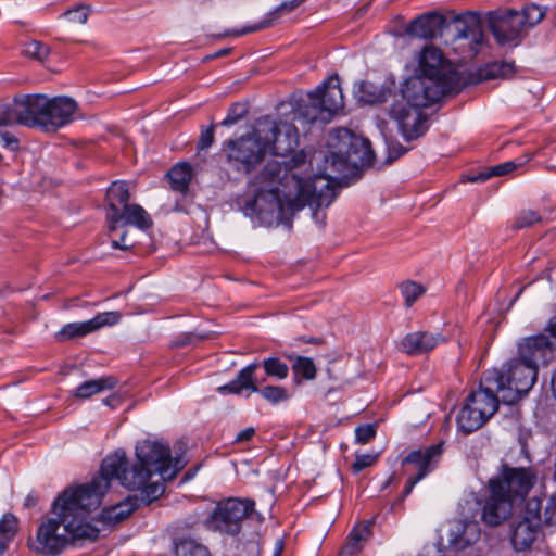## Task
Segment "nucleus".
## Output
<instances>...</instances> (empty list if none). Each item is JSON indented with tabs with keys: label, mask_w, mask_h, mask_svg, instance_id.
Instances as JSON below:
<instances>
[{
	"label": "nucleus",
	"mask_w": 556,
	"mask_h": 556,
	"mask_svg": "<svg viewBox=\"0 0 556 556\" xmlns=\"http://www.w3.org/2000/svg\"><path fill=\"white\" fill-rule=\"evenodd\" d=\"M305 154L299 152L285 163L283 174L278 161H268L262 170L263 181H279L276 189L260 190L254 197L245 198L241 204L243 214L257 218L263 225L280 224L288 215L311 207H327L319 204V188L312 186L313 177L300 175V167L305 164Z\"/></svg>",
	"instance_id": "f257e3e1"
},
{
	"label": "nucleus",
	"mask_w": 556,
	"mask_h": 556,
	"mask_svg": "<svg viewBox=\"0 0 556 556\" xmlns=\"http://www.w3.org/2000/svg\"><path fill=\"white\" fill-rule=\"evenodd\" d=\"M88 502L81 485L65 489L54 500V516L42 520L36 534L43 555L56 556L70 546H83L99 538L100 529L89 520V514L98 507Z\"/></svg>",
	"instance_id": "f03ea898"
},
{
	"label": "nucleus",
	"mask_w": 556,
	"mask_h": 556,
	"mask_svg": "<svg viewBox=\"0 0 556 556\" xmlns=\"http://www.w3.org/2000/svg\"><path fill=\"white\" fill-rule=\"evenodd\" d=\"M342 147L337 152L329 155L319 153L309 160V166L313 160L323 165L318 166L314 173L312 186L319 188V204H331L336 198V186L340 181L354 175L358 169L368 167L372 164L375 154L370 141L366 138L355 136L344 129Z\"/></svg>",
	"instance_id": "7ed1b4c3"
},
{
	"label": "nucleus",
	"mask_w": 556,
	"mask_h": 556,
	"mask_svg": "<svg viewBox=\"0 0 556 556\" xmlns=\"http://www.w3.org/2000/svg\"><path fill=\"white\" fill-rule=\"evenodd\" d=\"M152 475L150 467L140 465L138 460L130 465L125 452L116 451L102 460L99 476L94 477L91 482L81 485L87 492L89 501L87 505L100 506L101 498L109 490L112 479L118 480L126 489L140 490V502L143 505H149L165 491L163 483H148Z\"/></svg>",
	"instance_id": "20e7f679"
},
{
	"label": "nucleus",
	"mask_w": 556,
	"mask_h": 556,
	"mask_svg": "<svg viewBox=\"0 0 556 556\" xmlns=\"http://www.w3.org/2000/svg\"><path fill=\"white\" fill-rule=\"evenodd\" d=\"M553 354L552 343L544 334L523 339L518 346V357L510 359L502 376V402L514 404L527 394L538 378L539 366L548 363Z\"/></svg>",
	"instance_id": "39448f33"
},
{
	"label": "nucleus",
	"mask_w": 556,
	"mask_h": 556,
	"mask_svg": "<svg viewBox=\"0 0 556 556\" xmlns=\"http://www.w3.org/2000/svg\"><path fill=\"white\" fill-rule=\"evenodd\" d=\"M535 482L531 468L510 467L503 464L495 477L489 480L490 496L485 500L481 519L490 527L502 525L513 513L516 501H522Z\"/></svg>",
	"instance_id": "423d86ee"
},
{
	"label": "nucleus",
	"mask_w": 556,
	"mask_h": 556,
	"mask_svg": "<svg viewBox=\"0 0 556 556\" xmlns=\"http://www.w3.org/2000/svg\"><path fill=\"white\" fill-rule=\"evenodd\" d=\"M76 102L68 97L48 98L43 94L26 96L16 100V109L9 122L39 127L45 131H56L73 121Z\"/></svg>",
	"instance_id": "0eeeda50"
},
{
	"label": "nucleus",
	"mask_w": 556,
	"mask_h": 556,
	"mask_svg": "<svg viewBox=\"0 0 556 556\" xmlns=\"http://www.w3.org/2000/svg\"><path fill=\"white\" fill-rule=\"evenodd\" d=\"M255 502L250 498L230 497L217 503L212 514L205 519L206 529L235 536L239 534L242 528V521L249 516H256L262 520V516L254 510Z\"/></svg>",
	"instance_id": "6e6552de"
},
{
	"label": "nucleus",
	"mask_w": 556,
	"mask_h": 556,
	"mask_svg": "<svg viewBox=\"0 0 556 556\" xmlns=\"http://www.w3.org/2000/svg\"><path fill=\"white\" fill-rule=\"evenodd\" d=\"M260 125V134H262L263 142H266V152L269 151L276 156H281L287 159L289 161L293 154L289 157V154L294 152L295 148L299 144V134L296 127L288 122H271V121H264L258 124ZM303 152L306 154L303 150L298 151ZM296 152L294 153V155ZM307 157V155H305ZM286 160H283L281 163L278 162L282 168L281 174H283L285 169V163ZM307 159H305V164L302 165L299 169L300 175L307 177L309 174H306L304 172V168L306 167ZM314 173L311 174L313 176Z\"/></svg>",
	"instance_id": "1a4fd4ad"
},
{
	"label": "nucleus",
	"mask_w": 556,
	"mask_h": 556,
	"mask_svg": "<svg viewBox=\"0 0 556 556\" xmlns=\"http://www.w3.org/2000/svg\"><path fill=\"white\" fill-rule=\"evenodd\" d=\"M456 92L458 90L442 81L414 73L402 84L400 100L407 102L410 106L424 109L439 102L444 96Z\"/></svg>",
	"instance_id": "9d476101"
},
{
	"label": "nucleus",
	"mask_w": 556,
	"mask_h": 556,
	"mask_svg": "<svg viewBox=\"0 0 556 556\" xmlns=\"http://www.w3.org/2000/svg\"><path fill=\"white\" fill-rule=\"evenodd\" d=\"M415 74L427 76L459 90L460 78L453 64L443 55L439 48L432 45L424 47L418 54V65Z\"/></svg>",
	"instance_id": "9b49d317"
},
{
	"label": "nucleus",
	"mask_w": 556,
	"mask_h": 556,
	"mask_svg": "<svg viewBox=\"0 0 556 556\" xmlns=\"http://www.w3.org/2000/svg\"><path fill=\"white\" fill-rule=\"evenodd\" d=\"M136 457L140 465L150 467L153 473H159L163 480L173 479L180 469V460L173 459L167 445L157 441L144 440L136 446Z\"/></svg>",
	"instance_id": "f8f14e48"
},
{
	"label": "nucleus",
	"mask_w": 556,
	"mask_h": 556,
	"mask_svg": "<svg viewBox=\"0 0 556 556\" xmlns=\"http://www.w3.org/2000/svg\"><path fill=\"white\" fill-rule=\"evenodd\" d=\"M502 376L497 369H491L483 374L477 391L467 397V404L489 420L497 410L502 401Z\"/></svg>",
	"instance_id": "ddd939ff"
},
{
	"label": "nucleus",
	"mask_w": 556,
	"mask_h": 556,
	"mask_svg": "<svg viewBox=\"0 0 556 556\" xmlns=\"http://www.w3.org/2000/svg\"><path fill=\"white\" fill-rule=\"evenodd\" d=\"M260 126L251 134L227 142L228 159L237 164L239 170L250 172L266 153Z\"/></svg>",
	"instance_id": "4468645a"
},
{
	"label": "nucleus",
	"mask_w": 556,
	"mask_h": 556,
	"mask_svg": "<svg viewBox=\"0 0 556 556\" xmlns=\"http://www.w3.org/2000/svg\"><path fill=\"white\" fill-rule=\"evenodd\" d=\"M478 501L473 495L459 502L462 518L456 520L450 529V543L463 549L478 541L480 538L479 522L473 518L478 510Z\"/></svg>",
	"instance_id": "2eb2a0df"
},
{
	"label": "nucleus",
	"mask_w": 556,
	"mask_h": 556,
	"mask_svg": "<svg viewBox=\"0 0 556 556\" xmlns=\"http://www.w3.org/2000/svg\"><path fill=\"white\" fill-rule=\"evenodd\" d=\"M540 501L531 498L527 502L522 517L511 525L510 541L517 552L528 549L536 540L541 529Z\"/></svg>",
	"instance_id": "dca6fc26"
},
{
	"label": "nucleus",
	"mask_w": 556,
	"mask_h": 556,
	"mask_svg": "<svg viewBox=\"0 0 556 556\" xmlns=\"http://www.w3.org/2000/svg\"><path fill=\"white\" fill-rule=\"evenodd\" d=\"M389 115L397 123L400 132L407 141L424 136L428 129L427 115L421 109L410 106L402 100L394 99L389 109Z\"/></svg>",
	"instance_id": "f3484780"
},
{
	"label": "nucleus",
	"mask_w": 556,
	"mask_h": 556,
	"mask_svg": "<svg viewBox=\"0 0 556 556\" xmlns=\"http://www.w3.org/2000/svg\"><path fill=\"white\" fill-rule=\"evenodd\" d=\"M489 27L501 46L517 45L527 33L516 10L496 11L489 14Z\"/></svg>",
	"instance_id": "a211bd4d"
},
{
	"label": "nucleus",
	"mask_w": 556,
	"mask_h": 556,
	"mask_svg": "<svg viewBox=\"0 0 556 556\" xmlns=\"http://www.w3.org/2000/svg\"><path fill=\"white\" fill-rule=\"evenodd\" d=\"M441 452V445H431L425 450L413 451L403 459L402 464L415 466L417 473L408 478L400 502L408 496L414 486L432 470V465L440 457Z\"/></svg>",
	"instance_id": "6ab92c4d"
},
{
	"label": "nucleus",
	"mask_w": 556,
	"mask_h": 556,
	"mask_svg": "<svg viewBox=\"0 0 556 556\" xmlns=\"http://www.w3.org/2000/svg\"><path fill=\"white\" fill-rule=\"evenodd\" d=\"M121 320L118 312H104L97 314L93 318L81 323H70L65 325L58 333L61 340H67L75 337H83L105 326L116 325Z\"/></svg>",
	"instance_id": "aec40b11"
},
{
	"label": "nucleus",
	"mask_w": 556,
	"mask_h": 556,
	"mask_svg": "<svg viewBox=\"0 0 556 556\" xmlns=\"http://www.w3.org/2000/svg\"><path fill=\"white\" fill-rule=\"evenodd\" d=\"M445 26L446 18L443 14L429 12L410 21L405 27V33L413 37L432 39L441 36Z\"/></svg>",
	"instance_id": "412c9836"
},
{
	"label": "nucleus",
	"mask_w": 556,
	"mask_h": 556,
	"mask_svg": "<svg viewBox=\"0 0 556 556\" xmlns=\"http://www.w3.org/2000/svg\"><path fill=\"white\" fill-rule=\"evenodd\" d=\"M444 341L440 333L429 331H414L407 333L400 342L399 349L403 353L416 356L432 351Z\"/></svg>",
	"instance_id": "4be33fe9"
},
{
	"label": "nucleus",
	"mask_w": 556,
	"mask_h": 556,
	"mask_svg": "<svg viewBox=\"0 0 556 556\" xmlns=\"http://www.w3.org/2000/svg\"><path fill=\"white\" fill-rule=\"evenodd\" d=\"M130 200L129 185L127 181H113L106 191L108 211L106 220L109 229L115 230L117 223H119V208L128 205Z\"/></svg>",
	"instance_id": "5701e85b"
},
{
	"label": "nucleus",
	"mask_w": 556,
	"mask_h": 556,
	"mask_svg": "<svg viewBox=\"0 0 556 556\" xmlns=\"http://www.w3.org/2000/svg\"><path fill=\"white\" fill-rule=\"evenodd\" d=\"M456 39H467L471 49L477 50L483 42V31L478 14L468 12L454 20Z\"/></svg>",
	"instance_id": "b1692460"
},
{
	"label": "nucleus",
	"mask_w": 556,
	"mask_h": 556,
	"mask_svg": "<svg viewBox=\"0 0 556 556\" xmlns=\"http://www.w3.org/2000/svg\"><path fill=\"white\" fill-rule=\"evenodd\" d=\"M354 92L359 102L370 105L382 104L390 98L396 97L394 81L376 85L371 81L363 80Z\"/></svg>",
	"instance_id": "393cba45"
},
{
	"label": "nucleus",
	"mask_w": 556,
	"mask_h": 556,
	"mask_svg": "<svg viewBox=\"0 0 556 556\" xmlns=\"http://www.w3.org/2000/svg\"><path fill=\"white\" fill-rule=\"evenodd\" d=\"M320 90L308 92L307 102L301 104L296 112V119L305 124L321 123L327 124L332 118L327 112L324 104L319 101L318 94Z\"/></svg>",
	"instance_id": "a878e982"
},
{
	"label": "nucleus",
	"mask_w": 556,
	"mask_h": 556,
	"mask_svg": "<svg viewBox=\"0 0 556 556\" xmlns=\"http://www.w3.org/2000/svg\"><path fill=\"white\" fill-rule=\"evenodd\" d=\"M316 90H320L318 94L319 101L324 104L331 118L343 109V93L339 84V76L336 74L324 81Z\"/></svg>",
	"instance_id": "bb28decb"
},
{
	"label": "nucleus",
	"mask_w": 556,
	"mask_h": 556,
	"mask_svg": "<svg viewBox=\"0 0 556 556\" xmlns=\"http://www.w3.org/2000/svg\"><path fill=\"white\" fill-rule=\"evenodd\" d=\"M258 365L256 363H252L244 368H242L237 377L230 381L229 383L222 386L218 388V391L229 392V393H236L240 394L244 390H250L251 392H258V387L256 382L254 381V371Z\"/></svg>",
	"instance_id": "cd10ccee"
},
{
	"label": "nucleus",
	"mask_w": 556,
	"mask_h": 556,
	"mask_svg": "<svg viewBox=\"0 0 556 556\" xmlns=\"http://www.w3.org/2000/svg\"><path fill=\"white\" fill-rule=\"evenodd\" d=\"M532 156L533 154L531 153L521 155L513 161L495 165L484 172L479 173L478 175H473L469 177L468 180L470 182L485 181L494 176H503L513 173L514 170L525 166L532 159Z\"/></svg>",
	"instance_id": "c85d7f7f"
},
{
	"label": "nucleus",
	"mask_w": 556,
	"mask_h": 556,
	"mask_svg": "<svg viewBox=\"0 0 556 556\" xmlns=\"http://www.w3.org/2000/svg\"><path fill=\"white\" fill-rule=\"evenodd\" d=\"M119 222L136 226L139 229H148L153 222L147 211L139 204H128L119 211Z\"/></svg>",
	"instance_id": "c756f323"
},
{
	"label": "nucleus",
	"mask_w": 556,
	"mask_h": 556,
	"mask_svg": "<svg viewBox=\"0 0 556 556\" xmlns=\"http://www.w3.org/2000/svg\"><path fill=\"white\" fill-rule=\"evenodd\" d=\"M140 504H142L140 497L129 496L125 502L104 509L101 515L102 519L114 523L119 522L126 519Z\"/></svg>",
	"instance_id": "7c9ffc66"
},
{
	"label": "nucleus",
	"mask_w": 556,
	"mask_h": 556,
	"mask_svg": "<svg viewBox=\"0 0 556 556\" xmlns=\"http://www.w3.org/2000/svg\"><path fill=\"white\" fill-rule=\"evenodd\" d=\"M115 384L116 381L113 377L87 380L73 391V396L78 399H89L94 394L114 388Z\"/></svg>",
	"instance_id": "2f4dec72"
},
{
	"label": "nucleus",
	"mask_w": 556,
	"mask_h": 556,
	"mask_svg": "<svg viewBox=\"0 0 556 556\" xmlns=\"http://www.w3.org/2000/svg\"><path fill=\"white\" fill-rule=\"evenodd\" d=\"M488 420L478 412L473 410L467 403L457 416V426L465 434L471 433L481 428Z\"/></svg>",
	"instance_id": "473e14b6"
},
{
	"label": "nucleus",
	"mask_w": 556,
	"mask_h": 556,
	"mask_svg": "<svg viewBox=\"0 0 556 556\" xmlns=\"http://www.w3.org/2000/svg\"><path fill=\"white\" fill-rule=\"evenodd\" d=\"M167 177L173 190L185 193L192 179V168L188 163H180L170 168Z\"/></svg>",
	"instance_id": "72a5a7b5"
},
{
	"label": "nucleus",
	"mask_w": 556,
	"mask_h": 556,
	"mask_svg": "<svg viewBox=\"0 0 556 556\" xmlns=\"http://www.w3.org/2000/svg\"><path fill=\"white\" fill-rule=\"evenodd\" d=\"M16 109V101L12 105H7L0 112V141L2 144L15 151L18 149V140L15 136L10 134L9 131H3L2 127L11 126V125H22L20 122H9L11 119V113Z\"/></svg>",
	"instance_id": "f704fd0d"
},
{
	"label": "nucleus",
	"mask_w": 556,
	"mask_h": 556,
	"mask_svg": "<svg viewBox=\"0 0 556 556\" xmlns=\"http://www.w3.org/2000/svg\"><path fill=\"white\" fill-rule=\"evenodd\" d=\"M370 535V523L355 528L351 533V539L343 547L342 553L345 555H355L362 549V542L366 541Z\"/></svg>",
	"instance_id": "c9c22d12"
},
{
	"label": "nucleus",
	"mask_w": 556,
	"mask_h": 556,
	"mask_svg": "<svg viewBox=\"0 0 556 556\" xmlns=\"http://www.w3.org/2000/svg\"><path fill=\"white\" fill-rule=\"evenodd\" d=\"M176 556H211L207 547L192 539H181L176 543Z\"/></svg>",
	"instance_id": "e433bc0d"
},
{
	"label": "nucleus",
	"mask_w": 556,
	"mask_h": 556,
	"mask_svg": "<svg viewBox=\"0 0 556 556\" xmlns=\"http://www.w3.org/2000/svg\"><path fill=\"white\" fill-rule=\"evenodd\" d=\"M517 15L528 31L530 28L539 24L545 16V10L536 4H527L521 11H517Z\"/></svg>",
	"instance_id": "4c0bfd02"
},
{
	"label": "nucleus",
	"mask_w": 556,
	"mask_h": 556,
	"mask_svg": "<svg viewBox=\"0 0 556 556\" xmlns=\"http://www.w3.org/2000/svg\"><path fill=\"white\" fill-rule=\"evenodd\" d=\"M400 290L407 307L412 306L426 291L422 285L412 280L402 282L400 285Z\"/></svg>",
	"instance_id": "58836bf2"
},
{
	"label": "nucleus",
	"mask_w": 556,
	"mask_h": 556,
	"mask_svg": "<svg viewBox=\"0 0 556 556\" xmlns=\"http://www.w3.org/2000/svg\"><path fill=\"white\" fill-rule=\"evenodd\" d=\"M263 367L267 376L282 380L289 375V367L278 357H268L263 362Z\"/></svg>",
	"instance_id": "ea45409f"
},
{
	"label": "nucleus",
	"mask_w": 556,
	"mask_h": 556,
	"mask_svg": "<svg viewBox=\"0 0 556 556\" xmlns=\"http://www.w3.org/2000/svg\"><path fill=\"white\" fill-rule=\"evenodd\" d=\"M295 376L312 380L316 376V366L313 359L304 356H298L292 365Z\"/></svg>",
	"instance_id": "a19ab883"
},
{
	"label": "nucleus",
	"mask_w": 556,
	"mask_h": 556,
	"mask_svg": "<svg viewBox=\"0 0 556 556\" xmlns=\"http://www.w3.org/2000/svg\"><path fill=\"white\" fill-rule=\"evenodd\" d=\"M514 73V65L506 62H494L489 64L482 73L483 79L508 77Z\"/></svg>",
	"instance_id": "79ce46f5"
},
{
	"label": "nucleus",
	"mask_w": 556,
	"mask_h": 556,
	"mask_svg": "<svg viewBox=\"0 0 556 556\" xmlns=\"http://www.w3.org/2000/svg\"><path fill=\"white\" fill-rule=\"evenodd\" d=\"M258 393L271 404H278L289 399L288 391L280 386H267L263 389L258 388Z\"/></svg>",
	"instance_id": "37998d69"
},
{
	"label": "nucleus",
	"mask_w": 556,
	"mask_h": 556,
	"mask_svg": "<svg viewBox=\"0 0 556 556\" xmlns=\"http://www.w3.org/2000/svg\"><path fill=\"white\" fill-rule=\"evenodd\" d=\"M24 53L31 59L43 62L50 54V48L40 41L31 40L25 43Z\"/></svg>",
	"instance_id": "c03bdc74"
},
{
	"label": "nucleus",
	"mask_w": 556,
	"mask_h": 556,
	"mask_svg": "<svg viewBox=\"0 0 556 556\" xmlns=\"http://www.w3.org/2000/svg\"><path fill=\"white\" fill-rule=\"evenodd\" d=\"M542 520L548 527H556V495L548 496L544 503L540 502Z\"/></svg>",
	"instance_id": "a18cd8bd"
},
{
	"label": "nucleus",
	"mask_w": 556,
	"mask_h": 556,
	"mask_svg": "<svg viewBox=\"0 0 556 556\" xmlns=\"http://www.w3.org/2000/svg\"><path fill=\"white\" fill-rule=\"evenodd\" d=\"M17 531V519L12 514H5L0 520V536L11 540Z\"/></svg>",
	"instance_id": "49530a36"
},
{
	"label": "nucleus",
	"mask_w": 556,
	"mask_h": 556,
	"mask_svg": "<svg viewBox=\"0 0 556 556\" xmlns=\"http://www.w3.org/2000/svg\"><path fill=\"white\" fill-rule=\"evenodd\" d=\"M89 10L87 7L79 4L73 9L65 11L62 16L66 17L70 22L85 24L88 20Z\"/></svg>",
	"instance_id": "de8ad7c7"
},
{
	"label": "nucleus",
	"mask_w": 556,
	"mask_h": 556,
	"mask_svg": "<svg viewBox=\"0 0 556 556\" xmlns=\"http://www.w3.org/2000/svg\"><path fill=\"white\" fill-rule=\"evenodd\" d=\"M540 215L531 210H525L517 216L514 227L517 229L529 227L540 222Z\"/></svg>",
	"instance_id": "09e8293b"
},
{
	"label": "nucleus",
	"mask_w": 556,
	"mask_h": 556,
	"mask_svg": "<svg viewBox=\"0 0 556 556\" xmlns=\"http://www.w3.org/2000/svg\"><path fill=\"white\" fill-rule=\"evenodd\" d=\"M245 113H247V110L242 105L235 103L230 106L227 116L222 122V125L223 126L235 125L245 116Z\"/></svg>",
	"instance_id": "8fccbe9b"
},
{
	"label": "nucleus",
	"mask_w": 556,
	"mask_h": 556,
	"mask_svg": "<svg viewBox=\"0 0 556 556\" xmlns=\"http://www.w3.org/2000/svg\"><path fill=\"white\" fill-rule=\"evenodd\" d=\"M376 435V428L374 425L367 424L358 426L355 429V438L359 443H368Z\"/></svg>",
	"instance_id": "3c124183"
},
{
	"label": "nucleus",
	"mask_w": 556,
	"mask_h": 556,
	"mask_svg": "<svg viewBox=\"0 0 556 556\" xmlns=\"http://www.w3.org/2000/svg\"><path fill=\"white\" fill-rule=\"evenodd\" d=\"M376 460L377 456L372 454L356 455L355 462L352 465V469L355 473H358L365 468L374 465Z\"/></svg>",
	"instance_id": "603ef678"
},
{
	"label": "nucleus",
	"mask_w": 556,
	"mask_h": 556,
	"mask_svg": "<svg viewBox=\"0 0 556 556\" xmlns=\"http://www.w3.org/2000/svg\"><path fill=\"white\" fill-rule=\"evenodd\" d=\"M214 141V126H210L207 129L202 130L200 140H199V149L205 150L208 149Z\"/></svg>",
	"instance_id": "864d4df0"
},
{
	"label": "nucleus",
	"mask_w": 556,
	"mask_h": 556,
	"mask_svg": "<svg viewBox=\"0 0 556 556\" xmlns=\"http://www.w3.org/2000/svg\"><path fill=\"white\" fill-rule=\"evenodd\" d=\"M207 338L206 334H199V333H195V332H188V333H184L179 340L176 341V345L177 346H185V345H188V344H191L195 341H202V340H205Z\"/></svg>",
	"instance_id": "5fc2aeb1"
},
{
	"label": "nucleus",
	"mask_w": 556,
	"mask_h": 556,
	"mask_svg": "<svg viewBox=\"0 0 556 556\" xmlns=\"http://www.w3.org/2000/svg\"><path fill=\"white\" fill-rule=\"evenodd\" d=\"M269 25H270V21L264 20L257 24L248 26L241 30H236V31H233L232 35L236 37H239V36H242V35L249 34V33H255V31L262 30V29L268 27Z\"/></svg>",
	"instance_id": "6e6d98bb"
},
{
	"label": "nucleus",
	"mask_w": 556,
	"mask_h": 556,
	"mask_svg": "<svg viewBox=\"0 0 556 556\" xmlns=\"http://www.w3.org/2000/svg\"><path fill=\"white\" fill-rule=\"evenodd\" d=\"M303 0H290L287 2L281 3L273 13L274 15L291 12L294 9H296Z\"/></svg>",
	"instance_id": "4d7b16f0"
},
{
	"label": "nucleus",
	"mask_w": 556,
	"mask_h": 556,
	"mask_svg": "<svg viewBox=\"0 0 556 556\" xmlns=\"http://www.w3.org/2000/svg\"><path fill=\"white\" fill-rule=\"evenodd\" d=\"M135 245V242H129L127 240V231L123 232L119 240H113L112 241V248L113 249H122V250H129Z\"/></svg>",
	"instance_id": "13d9d810"
},
{
	"label": "nucleus",
	"mask_w": 556,
	"mask_h": 556,
	"mask_svg": "<svg viewBox=\"0 0 556 556\" xmlns=\"http://www.w3.org/2000/svg\"><path fill=\"white\" fill-rule=\"evenodd\" d=\"M388 150L390 152V155L388 157L389 161H393L406 152V149L402 147L400 143L388 144Z\"/></svg>",
	"instance_id": "bf43d9fd"
},
{
	"label": "nucleus",
	"mask_w": 556,
	"mask_h": 556,
	"mask_svg": "<svg viewBox=\"0 0 556 556\" xmlns=\"http://www.w3.org/2000/svg\"><path fill=\"white\" fill-rule=\"evenodd\" d=\"M254 434H255V429L253 427L245 428L237 434L236 442L250 441L254 437Z\"/></svg>",
	"instance_id": "052dcab7"
},
{
	"label": "nucleus",
	"mask_w": 556,
	"mask_h": 556,
	"mask_svg": "<svg viewBox=\"0 0 556 556\" xmlns=\"http://www.w3.org/2000/svg\"><path fill=\"white\" fill-rule=\"evenodd\" d=\"M38 503V496L35 493H29L24 501V506L27 508L34 507Z\"/></svg>",
	"instance_id": "680f3d73"
},
{
	"label": "nucleus",
	"mask_w": 556,
	"mask_h": 556,
	"mask_svg": "<svg viewBox=\"0 0 556 556\" xmlns=\"http://www.w3.org/2000/svg\"><path fill=\"white\" fill-rule=\"evenodd\" d=\"M547 331H548L549 336L552 337L554 343L556 344V316L549 320Z\"/></svg>",
	"instance_id": "e2e57ef3"
},
{
	"label": "nucleus",
	"mask_w": 556,
	"mask_h": 556,
	"mask_svg": "<svg viewBox=\"0 0 556 556\" xmlns=\"http://www.w3.org/2000/svg\"><path fill=\"white\" fill-rule=\"evenodd\" d=\"M199 468L195 467L193 470H188L186 473H185V477H184V481H189L191 480L194 476H195V472Z\"/></svg>",
	"instance_id": "0e129e2a"
},
{
	"label": "nucleus",
	"mask_w": 556,
	"mask_h": 556,
	"mask_svg": "<svg viewBox=\"0 0 556 556\" xmlns=\"http://www.w3.org/2000/svg\"><path fill=\"white\" fill-rule=\"evenodd\" d=\"M282 548H283L282 541L278 540L277 543H276V549H275V555L274 556H280L281 553H282Z\"/></svg>",
	"instance_id": "69168bd1"
},
{
	"label": "nucleus",
	"mask_w": 556,
	"mask_h": 556,
	"mask_svg": "<svg viewBox=\"0 0 556 556\" xmlns=\"http://www.w3.org/2000/svg\"><path fill=\"white\" fill-rule=\"evenodd\" d=\"M551 384H552L553 394L556 399V368H555V371L553 372Z\"/></svg>",
	"instance_id": "338daca9"
},
{
	"label": "nucleus",
	"mask_w": 556,
	"mask_h": 556,
	"mask_svg": "<svg viewBox=\"0 0 556 556\" xmlns=\"http://www.w3.org/2000/svg\"><path fill=\"white\" fill-rule=\"evenodd\" d=\"M227 53H228L227 49H222V50L215 52L214 54L210 55L208 58L210 59H214V58L223 56V55H225Z\"/></svg>",
	"instance_id": "774afa93"
}]
</instances>
